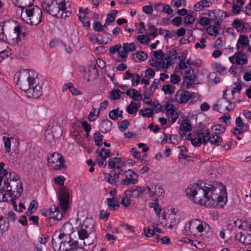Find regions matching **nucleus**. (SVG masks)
<instances>
[{"label": "nucleus", "instance_id": "nucleus-1", "mask_svg": "<svg viewBox=\"0 0 251 251\" xmlns=\"http://www.w3.org/2000/svg\"><path fill=\"white\" fill-rule=\"evenodd\" d=\"M186 195L193 198L196 203L209 207H224L227 202L226 186L222 183L214 182L206 186L193 184L188 186Z\"/></svg>", "mask_w": 251, "mask_h": 251}, {"label": "nucleus", "instance_id": "nucleus-2", "mask_svg": "<svg viewBox=\"0 0 251 251\" xmlns=\"http://www.w3.org/2000/svg\"><path fill=\"white\" fill-rule=\"evenodd\" d=\"M17 78L18 86L28 97L37 99L42 95V81L34 71L23 69L18 74Z\"/></svg>", "mask_w": 251, "mask_h": 251}, {"label": "nucleus", "instance_id": "nucleus-3", "mask_svg": "<svg viewBox=\"0 0 251 251\" xmlns=\"http://www.w3.org/2000/svg\"><path fill=\"white\" fill-rule=\"evenodd\" d=\"M21 17L27 24L36 25L42 22V11L39 7L34 5L25 10H23L21 11Z\"/></svg>", "mask_w": 251, "mask_h": 251}, {"label": "nucleus", "instance_id": "nucleus-4", "mask_svg": "<svg viewBox=\"0 0 251 251\" xmlns=\"http://www.w3.org/2000/svg\"><path fill=\"white\" fill-rule=\"evenodd\" d=\"M65 2H58L57 0H43L41 6L44 11L54 17L62 18L61 11L65 10Z\"/></svg>", "mask_w": 251, "mask_h": 251}, {"label": "nucleus", "instance_id": "nucleus-5", "mask_svg": "<svg viewBox=\"0 0 251 251\" xmlns=\"http://www.w3.org/2000/svg\"><path fill=\"white\" fill-rule=\"evenodd\" d=\"M4 180V186L3 190H5L6 195L9 197H14V199H18L21 197L23 191L22 183L21 181H17L16 180H12L8 182Z\"/></svg>", "mask_w": 251, "mask_h": 251}, {"label": "nucleus", "instance_id": "nucleus-6", "mask_svg": "<svg viewBox=\"0 0 251 251\" xmlns=\"http://www.w3.org/2000/svg\"><path fill=\"white\" fill-rule=\"evenodd\" d=\"M73 228L70 224H64L59 231H56L52 237V245L54 250L57 247L56 241L62 240L64 238L67 239L71 238V234L73 232Z\"/></svg>", "mask_w": 251, "mask_h": 251}, {"label": "nucleus", "instance_id": "nucleus-7", "mask_svg": "<svg viewBox=\"0 0 251 251\" xmlns=\"http://www.w3.org/2000/svg\"><path fill=\"white\" fill-rule=\"evenodd\" d=\"M206 226V223L196 219L186 223L185 226L184 230L188 235H195L197 231L202 232L203 231L204 228Z\"/></svg>", "mask_w": 251, "mask_h": 251}, {"label": "nucleus", "instance_id": "nucleus-8", "mask_svg": "<svg viewBox=\"0 0 251 251\" xmlns=\"http://www.w3.org/2000/svg\"><path fill=\"white\" fill-rule=\"evenodd\" d=\"M48 166L52 167L53 170H60L66 168L65 160L61 154L54 152L50 154L48 158Z\"/></svg>", "mask_w": 251, "mask_h": 251}, {"label": "nucleus", "instance_id": "nucleus-9", "mask_svg": "<svg viewBox=\"0 0 251 251\" xmlns=\"http://www.w3.org/2000/svg\"><path fill=\"white\" fill-rule=\"evenodd\" d=\"M59 200L62 209L65 212L68 209L69 202V193L66 190L62 189L59 192Z\"/></svg>", "mask_w": 251, "mask_h": 251}, {"label": "nucleus", "instance_id": "nucleus-10", "mask_svg": "<svg viewBox=\"0 0 251 251\" xmlns=\"http://www.w3.org/2000/svg\"><path fill=\"white\" fill-rule=\"evenodd\" d=\"M125 172L127 173L126 178L121 181V185H128L129 184H135L137 183L138 175L130 169Z\"/></svg>", "mask_w": 251, "mask_h": 251}, {"label": "nucleus", "instance_id": "nucleus-11", "mask_svg": "<svg viewBox=\"0 0 251 251\" xmlns=\"http://www.w3.org/2000/svg\"><path fill=\"white\" fill-rule=\"evenodd\" d=\"M192 98V94L188 91H185L179 95L177 92L175 95V100L180 104L185 103Z\"/></svg>", "mask_w": 251, "mask_h": 251}, {"label": "nucleus", "instance_id": "nucleus-12", "mask_svg": "<svg viewBox=\"0 0 251 251\" xmlns=\"http://www.w3.org/2000/svg\"><path fill=\"white\" fill-rule=\"evenodd\" d=\"M146 191V188L144 187L134 186L130 190L126 191V196L129 195V197L136 198L140 197Z\"/></svg>", "mask_w": 251, "mask_h": 251}, {"label": "nucleus", "instance_id": "nucleus-13", "mask_svg": "<svg viewBox=\"0 0 251 251\" xmlns=\"http://www.w3.org/2000/svg\"><path fill=\"white\" fill-rule=\"evenodd\" d=\"M15 5L21 8L22 11L32 7L34 0H12Z\"/></svg>", "mask_w": 251, "mask_h": 251}, {"label": "nucleus", "instance_id": "nucleus-14", "mask_svg": "<svg viewBox=\"0 0 251 251\" xmlns=\"http://www.w3.org/2000/svg\"><path fill=\"white\" fill-rule=\"evenodd\" d=\"M94 226L93 220L91 218H86L78 226L92 234L94 230Z\"/></svg>", "mask_w": 251, "mask_h": 251}, {"label": "nucleus", "instance_id": "nucleus-15", "mask_svg": "<svg viewBox=\"0 0 251 251\" xmlns=\"http://www.w3.org/2000/svg\"><path fill=\"white\" fill-rule=\"evenodd\" d=\"M165 109L166 113L169 115V118L171 119L172 123H175L178 118V115L177 112H175L174 106L172 104H167Z\"/></svg>", "mask_w": 251, "mask_h": 251}, {"label": "nucleus", "instance_id": "nucleus-16", "mask_svg": "<svg viewBox=\"0 0 251 251\" xmlns=\"http://www.w3.org/2000/svg\"><path fill=\"white\" fill-rule=\"evenodd\" d=\"M14 32L11 36L12 37L13 43L17 44L22 37L25 38L26 36L25 32L22 33L21 27L19 26L15 27Z\"/></svg>", "mask_w": 251, "mask_h": 251}, {"label": "nucleus", "instance_id": "nucleus-17", "mask_svg": "<svg viewBox=\"0 0 251 251\" xmlns=\"http://www.w3.org/2000/svg\"><path fill=\"white\" fill-rule=\"evenodd\" d=\"M111 126V122L108 119H105L101 121L99 127L100 131L105 133L110 130Z\"/></svg>", "mask_w": 251, "mask_h": 251}, {"label": "nucleus", "instance_id": "nucleus-18", "mask_svg": "<svg viewBox=\"0 0 251 251\" xmlns=\"http://www.w3.org/2000/svg\"><path fill=\"white\" fill-rule=\"evenodd\" d=\"M226 17V12L222 10H218L217 11L216 14L214 15L213 20L216 25H220L221 24L220 21H222Z\"/></svg>", "mask_w": 251, "mask_h": 251}, {"label": "nucleus", "instance_id": "nucleus-19", "mask_svg": "<svg viewBox=\"0 0 251 251\" xmlns=\"http://www.w3.org/2000/svg\"><path fill=\"white\" fill-rule=\"evenodd\" d=\"M105 203L107 204L109 208L112 210H116V207H119L120 204L117 198H108Z\"/></svg>", "mask_w": 251, "mask_h": 251}, {"label": "nucleus", "instance_id": "nucleus-20", "mask_svg": "<svg viewBox=\"0 0 251 251\" xmlns=\"http://www.w3.org/2000/svg\"><path fill=\"white\" fill-rule=\"evenodd\" d=\"M249 45V39L246 35H240L236 45L238 50H239L240 46L246 47Z\"/></svg>", "mask_w": 251, "mask_h": 251}, {"label": "nucleus", "instance_id": "nucleus-21", "mask_svg": "<svg viewBox=\"0 0 251 251\" xmlns=\"http://www.w3.org/2000/svg\"><path fill=\"white\" fill-rule=\"evenodd\" d=\"M108 163V168L112 169L117 168L119 165L124 164V162H123L120 158L114 157L109 159Z\"/></svg>", "mask_w": 251, "mask_h": 251}, {"label": "nucleus", "instance_id": "nucleus-22", "mask_svg": "<svg viewBox=\"0 0 251 251\" xmlns=\"http://www.w3.org/2000/svg\"><path fill=\"white\" fill-rule=\"evenodd\" d=\"M136 46L134 43H126L123 44V53L126 52L125 55V58L126 57L127 55V52H132L136 50Z\"/></svg>", "mask_w": 251, "mask_h": 251}, {"label": "nucleus", "instance_id": "nucleus-23", "mask_svg": "<svg viewBox=\"0 0 251 251\" xmlns=\"http://www.w3.org/2000/svg\"><path fill=\"white\" fill-rule=\"evenodd\" d=\"M121 48L122 46L120 44H117L110 48L109 52L112 54L118 52V55L121 58H125V54L126 52L123 53V50H121Z\"/></svg>", "mask_w": 251, "mask_h": 251}, {"label": "nucleus", "instance_id": "nucleus-24", "mask_svg": "<svg viewBox=\"0 0 251 251\" xmlns=\"http://www.w3.org/2000/svg\"><path fill=\"white\" fill-rule=\"evenodd\" d=\"M222 141L223 139L222 137L215 133L212 134V136H211L210 134L209 135L208 142L212 145H215L217 146H219L222 142Z\"/></svg>", "mask_w": 251, "mask_h": 251}, {"label": "nucleus", "instance_id": "nucleus-25", "mask_svg": "<svg viewBox=\"0 0 251 251\" xmlns=\"http://www.w3.org/2000/svg\"><path fill=\"white\" fill-rule=\"evenodd\" d=\"M247 62L246 54L242 52H239L236 56V62L238 65H244Z\"/></svg>", "mask_w": 251, "mask_h": 251}, {"label": "nucleus", "instance_id": "nucleus-26", "mask_svg": "<svg viewBox=\"0 0 251 251\" xmlns=\"http://www.w3.org/2000/svg\"><path fill=\"white\" fill-rule=\"evenodd\" d=\"M209 135V131L206 132H198L197 135L199 139H200V142H201V145L202 144L204 145L208 142Z\"/></svg>", "mask_w": 251, "mask_h": 251}, {"label": "nucleus", "instance_id": "nucleus-27", "mask_svg": "<svg viewBox=\"0 0 251 251\" xmlns=\"http://www.w3.org/2000/svg\"><path fill=\"white\" fill-rule=\"evenodd\" d=\"M52 209L53 210H52L51 218L58 221L61 220L63 214L60 211L59 207L54 206L53 207H52Z\"/></svg>", "mask_w": 251, "mask_h": 251}, {"label": "nucleus", "instance_id": "nucleus-28", "mask_svg": "<svg viewBox=\"0 0 251 251\" xmlns=\"http://www.w3.org/2000/svg\"><path fill=\"white\" fill-rule=\"evenodd\" d=\"M77 231L79 239L80 240H84L88 238L91 233L87 232L86 230L78 226L77 227Z\"/></svg>", "mask_w": 251, "mask_h": 251}, {"label": "nucleus", "instance_id": "nucleus-29", "mask_svg": "<svg viewBox=\"0 0 251 251\" xmlns=\"http://www.w3.org/2000/svg\"><path fill=\"white\" fill-rule=\"evenodd\" d=\"M125 93L122 92L119 89H113L110 92L111 100H118L124 96Z\"/></svg>", "mask_w": 251, "mask_h": 251}, {"label": "nucleus", "instance_id": "nucleus-30", "mask_svg": "<svg viewBox=\"0 0 251 251\" xmlns=\"http://www.w3.org/2000/svg\"><path fill=\"white\" fill-rule=\"evenodd\" d=\"M180 129L184 131L188 132L192 130V126L188 119H183L182 124L180 126Z\"/></svg>", "mask_w": 251, "mask_h": 251}, {"label": "nucleus", "instance_id": "nucleus-31", "mask_svg": "<svg viewBox=\"0 0 251 251\" xmlns=\"http://www.w3.org/2000/svg\"><path fill=\"white\" fill-rule=\"evenodd\" d=\"M9 224L4 219L3 217H0V234H3L8 228Z\"/></svg>", "mask_w": 251, "mask_h": 251}, {"label": "nucleus", "instance_id": "nucleus-32", "mask_svg": "<svg viewBox=\"0 0 251 251\" xmlns=\"http://www.w3.org/2000/svg\"><path fill=\"white\" fill-rule=\"evenodd\" d=\"M154 193L155 194V196L156 198L164 196L165 194V191L162 187L157 184H154Z\"/></svg>", "mask_w": 251, "mask_h": 251}, {"label": "nucleus", "instance_id": "nucleus-33", "mask_svg": "<svg viewBox=\"0 0 251 251\" xmlns=\"http://www.w3.org/2000/svg\"><path fill=\"white\" fill-rule=\"evenodd\" d=\"M50 126L48 129L45 132V140L49 143H52L54 142V136L52 134V131L50 129Z\"/></svg>", "mask_w": 251, "mask_h": 251}, {"label": "nucleus", "instance_id": "nucleus-34", "mask_svg": "<svg viewBox=\"0 0 251 251\" xmlns=\"http://www.w3.org/2000/svg\"><path fill=\"white\" fill-rule=\"evenodd\" d=\"M211 4L212 3L207 0H202L197 3L194 7L196 8L199 7L201 10H202L204 7H210Z\"/></svg>", "mask_w": 251, "mask_h": 251}, {"label": "nucleus", "instance_id": "nucleus-35", "mask_svg": "<svg viewBox=\"0 0 251 251\" xmlns=\"http://www.w3.org/2000/svg\"><path fill=\"white\" fill-rule=\"evenodd\" d=\"M148 29L151 30V32L148 34L149 36H152L155 37L158 35L157 28L151 23L147 24Z\"/></svg>", "mask_w": 251, "mask_h": 251}, {"label": "nucleus", "instance_id": "nucleus-36", "mask_svg": "<svg viewBox=\"0 0 251 251\" xmlns=\"http://www.w3.org/2000/svg\"><path fill=\"white\" fill-rule=\"evenodd\" d=\"M138 107L137 104L133 101H131L129 105L127 106V109H126L127 112L129 114H133L136 113L137 111H138Z\"/></svg>", "mask_w": 251, "mask_h": 251}, {"label": "nucleus", "instance_id": "nucleus-37", "mask_svg": "<svg viewBox=\"0 0 251 251\" xmlns=\"http://www.w3.org/2000/svg\"><path fill=\"white\" fill-rule=\"evenodd\" d=\"M195 76L194 75H184L183 76L184 81L187 83L188 87L189 86L193 85L195 83Z\"/></svg>", "mask_w": 251, "mask_h": 251}, {"label": "nucleus", "instance_id": "nucleus-38", "mask_svg": "<svg viewBox=\"0 0 251 251\" xmlns=\"http://www.w3.org/2000/svg\"><path fill=\"white\" fill-rule=\"evenodd\" d=\"M64 242H66V247L68 248V251L73 250L77 247V242L76 241L73 242L71 238L68 239L65 238Z\"/></svg>", "mask_w": 251, "mask_h": 251}, {"label": "nucleus", "instance_id": "nucleus-39", "mask_svg": "<svg viewBox=\"0 0 251 251\" xmlns=\"http://www.w3.org/2000/svg\"><path fill=\"white\" fill-rule=\"evenodd\" d=\"M57 247L55 250L58 251H68V248L66 247V242L61 240L56 241Z\"/></svg>", "mask_w": 251, "mask_h": 251}, {"label": "nucleus", "instance_id": "nucleus-40", "mask_svg": "<svg viewBox=\"0 0 251 251\" xmlns=\"http://www.w3.org/2000/svg\"><path fill=\"white\" fill-rule=\"evenodd\" d=\"M118 13L117 10H113L111 13L107 15L105 22L107 23H111L113 22L115 20V17Z\"/></svg>", "mask_w": 251, "mask_h": 251}, {"label": "nucleus", "instance_id": "nucleus-41", "mask_svg": "<svg viewBox=\"0 0 251 251\" xmlns=\"http://www.w3.org/2000/svg\"><path fill=\"white\" fill-rule=\"evenodd\" d=\"M129 124V122L127 120L119 122L118 123V127L120 130L122 132L125 131L127 128Z\"/></svg>", "mask_w": 251, "mask_h": 251}, {"label": "nucleus", "instance_id": "nucleus-42", "mask_svg": "<svg viewBox=\"0 0 251 251\" xmlns=\"http://www.w3.org/2000/svg\"><path fill=\"white\" fill-rule=\"evenodd\" d=\"M89 71L91 73V74H89V77L97 78L98 77L99 75V71L97 69L96 65L92 66L89 70Z\"/></svg>", "mask_w": 251, "mask_h": 251}, {"label": "nucleus", "instance_id": "nucleus-43", "mask_svg": "<svg viewBox=\"0 0 251 251\" xmlns=\"http://www.w3.org/2000/svg\"><path fill=\"white\" fill-rule=\"evenodd\" d=\"M150 207L153 208V210L157 215H159L162 211V208L159 205L157 200H156L154 203H151Z\"/></svg>", "mask_w": 251, "mask_h": 251}, {"label": "nucleus", "instance_id": "nucleus-44", "mask_svg": "<svg viewBox=\"0 0 251 251\" xmlns=\"http://www.w3.org/2000/svg\"><path fill=\"white\" fill-rule=\"evenodd\" d=\"M138 41L142 44L148 45L149 43V37L143 35H140L137 36Z\"/></svg>", "mask_w": 251, "mask_h": 251}, {"label": "nucleus", "instance_id": "nucleus-45", "mask_svg": "<svg viewBox=\"0 0 251 251\" xmlns=\"http://www.w3.org/2000/svg\"><path fill=\"white\" fill-rule=\"evenodd\" d=\"M93 27L94 30L97 32L104 31L103 26L99 21L95 22L93 24Z\"/></svg>", "mask_w": 251, "mask_h": 251}, {"label": "nucleus", "instance_id": "nucleus-46", "mask_svg": "<svg viewBox=\"0 0 251 251\" xmlns=\"http://www.w3.org/2000/svg\"><path fill=\"white\" fill-rule=\"evenodd\" d=\"M4 147L6 149V152H9L10 151V148H11V142L10 139L9 137H7L5 136H3L2 138Z\"/></svg>", "mask_w": 251, "mask_h": 251}, {"label": "nucleus", "instance_id": "nucleus-47", "mask_svg": "<svg viewBox=\"0 0 251 251\" xmlns=\"http://www.w3.org/2000/svg\"><path fill=\"white\" fill-rule=\"evenodd\" d=\"M118 111V108L110 111L109 114V118L113 120H117L119 118Z\"/></svg>", "mask_w": 251, "mask_h": 251}, {"label": "nucleus", "instance_id": "nucleus-48", "mask_svg": "<svg viewBox=\"0 0 251 251\" xmlns=\"http://www.w3.org/2000/svg\"><path fill=\"white\" fill-rule=\"evenodd\" d=\"M137 58L141 60L144 61L148 58V54L143 51H138L136 52Z\"/></svg>", "mask_w": 251, "mask_h": 251}, {"label": "nucleus", "instance_id": "nucleus-49", "mask_svg": "<svg viewBox=\"0 0 251 251\" xmlns=\"http://www.w3.org/2000/svg\"><path fill=\"white\" fill-rule=\"evenodd\" d=\"M173 87L169 84H166L163 86L162 90L165 94H172L174 93V90Z\"/></svg>", "mask_w": 251, "mask_h": 251}, {"label": "nucleus", "instance_id": "nucleus-50", "mask_svg": "<svg viewBox=\"0 0 251 251\" xmlns=\"http://www.w3.org/2000/svg\"><path fill=\"white\" fill-rule=\"evenodd\" d=\"M69 85V91L73 95L77 96L82 94V92L76 89L74 87V84L72 83H71V84Z\"/></svg>", "mask_w": 251, "mask_h": 251}, {"label": "nucleus", "instance_id": "nucleus-51", "mask_svg": "<svg viewBox=\"0 0 251 251\" xmlns=\"http://www.w3.org/2000/svg\"><path fill=\"white\" fill-rule=\"evenodd\" d=\"M96 152H99V154L102 153L103 156H105L108 157H109L112 156V154L111 153L110 150L108 149H106L104 148H101L100 152L99 150L98 149L96 151Z\"/></svg>", "mask_w": 251, "mask_h": 251}, {"label": "nucleus", "instance_id": "nucleus-52", "mask_svg": "<svg viewBox=\"0 0 251 251\" xmlns=\"http://www.w3.org/2000/svg\"><path fill=\"white\" fill-rule=\"evenodd\" d=\"M214 130L215 131V133L219 135V134H222L225 131L226 127L217 125L215 126Z\"/></svg>", "mask_w": 251, "mask_h": 251}, {"label": "nucleus", "instance_id": "nucleus-53", "mask_svg": "<svg viewBox=\"0 0 251 251\" xmlns=\"http://www.w3.org/2000/svg\"><path fill=\"white\" fill-rule=\"evenodd\" d=\"M207 32L209 35L213 36L214 33H218V28L215 25H210L207 28Z\"/></svg>", "mask_w": 251, "mask_h": 251}, {"label": "nucleus", "instance_id": "nucleus-54", "mask_svg": "<svg viewBox=\"0 0 251 251\" xmlns=\"http://www.w3.org/2000/svg\"><path fill=\"white\" fill-rule=\"evenodd\" d=\"M132 99L136 101H138L139 100H142V95L140 93H138L136 91V90L134 89H132Z\"/></svg>", "mask_w": 251, "mask_h": 251}, {"label": "nucleus", "instance_id": "nucleus-55", "mask_svg": "<svg viewBox=\"0 0 251 251\" xmlns=\"http://www.w3.org/2000/svg\"><path fill=\"white\" fill-rule=\"evenodd\" d=\"M238 31L247 33L251 31V26L248 23H243L241 30Z\"/></svg>", "mask_w": 251, "mask_h": 251}, {"label": "nucleus", "instance_id": "nucleus-56", "mask_svg": "<svg viewBox=\"0 0 251 251\" xmlns=\"http://www.w3.org/2000/svg\"><path fill=\"white\" fill-rule=\"evenodd\" d=\"M165 53L163 52L161 50H156L153 52V56L155 58L157 59H162V58L164 56Z\"/></svg>", "mask_w": 251, "mask_h": 251}, {"label": "nucleus", "instance_id": "nucleus-57", "mask_svg": "<svg viewBox=\"0 0 251 251\" xmlns=\"http://www.w3.org/2000/svg\"><path fill=\"white\" fill-rule=\"evenodd\" d=\"M195 19L194 17L191 14H187L184 18V22L186 24H191L193 23Z\"/></svg>", "mask_w": 251, "mask_h": 251}, {"label": "nucleus", "instance_id": "nucleus-58", "mask_svg": "<svg viewBox=\"0 0 251 251\" xmlns=\"http://www.w3.org/2000/svg\"><path fill=\"white\" fill-rule=\"evenodd\" d=\"M215 68L216 71L220 74H222L223 73H224L226 71V68L222 66L221 64L219 63H215Z\"/></svg>", "mask_w": 251, "mask_h": 251}, {"label": "nucleus", "instance_id": "nucleus-59", "mask_svg": "<svg viewBox=\"0 0 251 251\" xmlns=\"http://www.w3.org/2000/svg\"><path fill=\"white\" fill-rule=\"evenodd\" d=\"M82 127L83 130L87 132V133H89L91 129V126L90 124H89L87 121H83L81 123Z\"/></svg>", "mask_w": 251, "mask_h": 251}, {"label": "nucleus", "instance_id": "nucleus-60", "mask_svg": "<svg viewBox=\"0 0 251 251\" xmlns=\"http://www.w3.org/2000/svg\"><path fill=\"white\" fill-rule=\"evenodd\" d=\"M199 23L201 25L206 26L210 24V20L207 17H202L200 18Z\"/></svg>", "mask_w": 251, "mask_h": 251}, {"label": "nucleus", "instance_id": "nucleus-61", "mask_svg": "<svg viewBox=\"0 0 251 251\" xmlns=\"http://www.w3.org/2000/svg\"><path fill=\"white\" fill-rule=\"evenodd\" d=\"M182 22V19L180 17H176L171 20V23L176 26H179Z\"/></svg>", "mask_w": 251, "mask_h": 251}, {"label": "nucleus", "instance_id": "nucleus-62", "mask_svg": "<svg viewBox=\"0 0 251 251\" xmlns=\"http://www.w3.org/2000/svg\"><path fill=\"white\" fill-rule=\"evenodd\" d=\"M160 83L159 79H155L153 82L152 84L151 85L150 90L151 92H153L155 89L157 88L158 84Z\"/></svg>", "mask_w": 251, "mask_h": 251}, {"label": "nucleus", "instance_id": "nucleus-63", "mask_svg": "<svg viewBox=\"0 0 251 251\" xmlns=\"http://www.w3.org/2000/svg\"><path fill=\"white\" fill-rule=\"evenodd\" d=\"M109 216V213L106 211H105L104 210H101L100 211V218L104 221H106L108 217Z\"/></svg>", "mask_w": 251, "mask_h": 251}, {"label": "nucleus", "instance_id": "nucleus-64", "mask_svg": "<svg viewBox=\"0 0 251 251\" xmlns=\"http://www.w3.org/2000/svg\"><path fill=\"white\" fill-rule=\"evenodd\" d=\"M144 231L145 233V235L147 237H151L154 234V231L151 229L149 227H146L144 228Z\"/></svg>", "mask_w": 251, "mask_h": 251}]
</instances>
